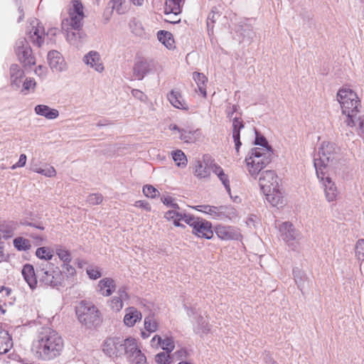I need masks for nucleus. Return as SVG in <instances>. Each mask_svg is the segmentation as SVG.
Returning <instances> with one entry per match:
<instances>
[{
    "label": "nucleus",
    "mask_w": 364,
    "mask_h": 364,
    "mask_svg": "<svg viewBox=\"0 0 364 364\" xmlns=\"http://www.w3.org/2000/svg\"><path fill=\"white\" fill-rule=\"evenodd\" d=\"M66 31V40L72 46L77 48L81 46L86 37L85 33L80 28L74 30L70 29Z\"/></svg>",
    "instance_id": "obj_25"
},
{
    "label": "nucleus",
    "mask_w": 364,
    "mask_h": 364,
    "mask_svg": "<svg viewBox=\"0 0 364 364\" xmlns=\"http://www.w3.org/2000/svg\"><path fill=\"white\" fill-rule=\"evenodd\" d=\"M159 347L167 353L172 352L175 348V343L173 337L168 336L166 335L162 337V341L160 342Z\"/></svg>",
    "instance_id": "obj_48"
},
{
    "label": "nucleus",
    "mask_w": 364,
    "mask_h": 364,
    "mask_svg": "<svg viewBox=\"0 0 364 364\" xmlns=\"http://www.w3.org/2000/svg\"><path fill=\"white\" fill-rule=\"evenodd\" d=\"M200 136L198 130H186L182 129L180 135V139L186 143L195 142Z\"/></svg>",
    "instance_id": "obj_41"
},
{
    "label": "nucleus",
    "mask_w": 364,
    "mask_h": 364,
    "mask_svg": "<svg viewBox=\"0 0 364 364\" xmlns=\"http://www.w3.org/2000/svg\"><path fill=\"white\" fill-rule=\"evenodd\" d=\"M293 275L296 284L299 289L301 290L304 286V279L306 278L304 273L300 269L295 268L293 269Z\"/></svg>",
    "instance_id": "obj_50"
},
{
    "label": "nucleus",
    "mask_w": 364,
    "mask_h": 364,
    "mask_svg": "<svg viewBox=\"0 0 364 364\" xmlns=\"http://www.w3.org/2000/svg\"><path fill=\"white\" fill-rule=\"evenodd\" d=\"M255 173L259 174V186L263 193L271 192L272 189H275L276 187L279 186L280 180L275 171L268 170L263 172H261V171L258 172V171H254V168H252V176Z\"/></svg>",
    "instance_id": "obj_10"
},
{
    "label": "nucleus",
    "mask_w": 364,
    "mask_h": 364,
    "mask_svg": "<svg viewBox=\"0 0 364 364\" xmlns=\"http://www.w3.org/2000/svg\"><path fill=\"white\" fill-rule=\"evenodd\" d=\"M97 291L103 296H109L116 289L115 281L110 277H105L99 281Z\"/></svg>",
    "instance_id": "obj_22"
},
{
    "label": "nucleus",
    "mask_w": 364,
    "mask_h": 364,
    "mask_svg": "<svg viewBox=\"0 0 364 364\" xmlns=\"http://www.w3.org/2000/svg\"><path fill=\"white\" fill-rule=\"evenodd\" d=\"M103 197L101 194L92 193L87 197V201L90 205H95L101 203Z\"/></svg>",
    "instance_id": "obj_56"
},
{
    "label": "nucleus",
    "mask_w": 364,
    "mask_h": 364,
    "mask_svg": "<svg viewBox=\"0 0 364 364\" xmlns=\"http://www.w3.org/2000/svg\"><path fill=\"white\" fill-rule=\"evenodd\" d=\"M134 206L136 208H140L144 209L145 210L150 212L151 210V207L149 203L144 200H137L134 203Z\"/></svg>",
    "instance_id": "obj_61"
},
{
    "label": "nucleus",
    "mask_w": 364,
    "mask_h": 364,
    "mask_svg": "<svg viewBox=\"0 0 364 364\" xmlns=\"http://www.w3.org/2000/svg\"><path fill=\"white\" fill-rule=\"evenodd\" d=\"M144 194L149 198H154L159 193V191L151 185H146L143 187Z\"/></svg>",
    "instance_id": "obj_55"
},
{
    "label": "nucleus",
    "mask_w": 364,
    "mask_h": 364,
    "mask_svg": "<svg viewBox=\"0 0 364 364\" xmlns=\"http://www.w3.org/2000/svg\"><path fill=\"white\" fill-rule=\"evenodd\" d=\"M216 16H219V14L218 13L215 12L214 11H212L208 14V18H207V26H208V28H210V24H213L215 23Z\"/></svg>",
    "instance_id": "obj_63"
},
{
    "label": "nucleus",
    "mask_w": 364,
    "mask_h": 364,
    "mask_svg": "<svg viewBox=\"0 0 364 364\" xmlns=\"http://www.w3.org/2000/svg\"><path fill=\"white\" fill-rule=\"evenodd\" d=\"M24 77V72L18 65H11L10 67L11 84L15 89L21 87Z\"/></svg>",
    "instance_id": "obj_29"
},
{
    "label": "nucleus",
    "mask_w": 364,
    "mask_h": 364,
    "mask_svg": "<svg viewBox=\"0 0 364 364\" xmlns=\"http://www.w3.org/2000/svg\"><path fill=\"white\" fill-rule=\"evenodd\" d=\"M358 121L359 134L364 137V116L358 117Z\"/></svg>",
    "instance_id": "obj_64"
},
{
    "label": "nucleus",
    "mask_w": 364,
    "mask_h": 364,
    "mask_svg": "<svg viewBox=\"0 0 364 364\" xmlns=\"http://www.w3.org/2000/svg\"><path fill=\"white\" fill-rule=\"evenodd\" d=\"M56 28H50L46 34L45 29L39 21L36 18L31 20L27 29L26 35L29 41L37 47H41L44 42L46 36H55Z\"/></svg>",
    "instance_id": "obj_8"
},
{
    "label": "nucleus",
    "mask_w": 364,
    "mask_h": 364,
    "mask_svg": "<svg viewBox=\"0 0 364 364\" xmlns=\"http://www.w3.org/2000/svg\"><path fill=\"white\" fill-rule=\"evenodd\" d=\"M192 208L197 211L208 215L211 219L225 222L233 220L238 215L236 209L231 205L214 206L200 205Z\"/></svg>",
    "instance_id": "obj_7"
},
{
    "label": "nucleus",
    "mask_w": 364,
    "mask_h": 364,
    "mask_svg": "<svg viewBox=\"0 0 364 364\" xmlns=\"http://www.w3.org/2000/svg\"><path fill=\"white\" fill-rule=\"evenodd\" d=\"M212 172L218 177L221 182L227 193L231 196V188L229 176L225 172L224 169L217 163L212 167Z\"/></svg>",
    "instance_id": "obj_26"
},
{
    "label": "nucleus",
    "mask_w": 364,
    "mask_h": 364,
    "mask_svg": "<svg viewBox=\"0 0 364 364\" xmlns=\"http://www.w3.org/2000/svg\"><path fill=\"white\" fill-rule=\"evenodd\" d=\"M44 168L40 167L37 164H32L31 170L35 173H40L46 177H54L56 176L55 168L50 165L45 164Z\"/></svg>",
    "instance_id": "obj_37"
},
{
    "label": "nucleus",
    "mask_w": 364,
    "mask_h": 364,
    "mask_svg": "<svg viewBox=\"0 0 364 364\" xmlns=\"http://www.w3.org/2000/svg\"><path fill=\"white\" fill-rule=\"evenodd\" d=\"M170 353L161 352L156 354L155 361L158 364H171L172 359L169 355Z\"/></svg>",
    "instance_id": "obj_51"
},
{
    "label": "nucleus",
    "mask_w": 364,
    "mask_h": 364,
    "mask_svg": "<svg viewBox=\"0 0 364 364\" xmlns=\"http://www.w3.org/2000/svg\"><path fill=\"white\" fill-rule=\"evenodd\" d=\"M279 231L281 239L289 246H292V248L294 249L296 244L301 237L299 232L289 222L282 223L279 227Z\"/></svg>",
    "instance_id": "obj_12"
},
{
    "label": "nucleus",
    "mask_w": 364,
    "mask_h": 364,
    "mask_svg": "<svg viewBox=\"0 0 364 364\" xmlns=\"http://www.w3.org/2000/svg\"><path fill=\"white\" fill-rule=\"evenodd\" d=\"M142 318L141 313L135 307L131 306L125 309V315L124 316V323L127 327H133L138 321Z\"/></svg>",
    "instance_id": "obj_23"
},
{
    "label": "nucleus",
    "mask_w": 364,
    "mask_h": 364,
    "mask_svg": "<svg viewBox=\"0 0 364 364\" xmlns=\"http://www.w3.org/2000/svg\"><path fill=\"white\" fill-rule=\"evenodd\" d=\"M162 341V336L155 335L151 340V346L154 348H158L160 346V342Z\"/></svg>",
    "instance_id": "obj_62"
},
{
    "label": "nucleus",
    "mask_w": 364,
    "mask_h": 364,
    "mask_svg": "<svg viewBox=\"0 0 364 364\" xmlns=\"http://www.w3.org/2000/svg\"><path fill=\"white\" fill-rule=\"evenodd\" d=\"M70 263L63 264V268L68 277H73L76 274V270Z\"/></svg>",
    "instance_id": "obj_59"
},
{
    "label": "nucleus",
    "mask_w": 364,
    "mask_h": 364,
    "mask_svg": "<svg viewBox=\"0 0 364 364\" xmlns=\"http://www.w3.org/2000/svg\"><path fill=\"white\" fill-rule=\"evenodd\" d=\"M338 160L336 146L331 142H323L318 149L317 156L314 159V164L317 176L333 167Z\"/></svg>",
    "instance_id": "obj_4"
},
{
    "label": "nucleus",
    "mask_w": 364,
    "mask_h": 364,
    "mask_svg": "<svg viewBox=\"0 0 364 364\" xmlns=\"http://www.w3.org/2000/svg\"><path fill=\"white\" fill-rule=\"evenodd\" d=\"M193 329L197 334L200 335L210 333V326L209 325L208 317L203 316H197Z\"/></svg>",
    "instance_id": "obj_32"
},
{
    "label": "nucleus",
    "mask_w": 364,
    "mask_h": 364,
    "mask_svg": "<svg viewBox=\"0 0 364 364\" xmlns=\"http://www.w3.org/2000/svg\"><path fill=\"white\" fill-rule=\"evenodd\" d=\"M158 40L169 50L175 48V41L172 34L166 31H159L157 33Z\"/></svg>",
    "instance_id": "obj_39"
},
{
    "label": "nucleus",
    "mask_w": 364,
    "mask_h": 364,
    "mask_svg": "<svg viewBox=\"0 0 364 364\" xmlns=\"http://www.w3.org/2000/svg\"><path fill=\"white\" fill-rule=\"evenodd\" d=\"M109 5L119 14L126 13L128 9L127 0H110Z\"/></svg>",
    "instance_id": "obj_43"
},
{
    "label": "nucleus",
    "mask_w": 364,
    "mask_h": 364,
    "mask_svg": "<svg viewBox=\"0 0 364 364\" xmlns=\"http://www.w3.org/2000/svg\"><path fill=\"white\" fill-rule=\"evenodd\" d=\"M86 272L91 279H97L102 277L101 269L98 267H89L86 269Z\"/></svg>",
    "instance_id": "obj_53"
},
{
    "label": "nucleus",
    "mask_w": 364,
    "mask_h": 364,
    "mask_svg": "<svg viewBox=\"0 0 364 364\" xmlns=\"http://www.w3.org/2000/svg\"><path fill=\"white\" fill-rule=\"evenodd\" d=\"M44 168L40 167L37 164H32L31 170L35 173H40L46 177H54L56 176L55 168L50 165L45 164Z\"/></svg>",
    "instance_id": "obj_36"
},
{
    "label": "nucleus",
    "mask_w": 364,
    "mask_h": 364,
    "mask_svg": "<svg viewBox=\"0 0 364 364\" xmlns=\"http://www.w3.org/2000/svg\"><path fill=\"white\" fill-rule=\"evenodd\" d=\"M14 246L19 251L28 250L31 247L30 241L21 237L14 240Z\"/></svg>",
    "instance_id": "obj_49"
},
{
    "label": "nucleus",
    "mask_w": 364,
    "mask_h": 364,
    "mask_svg": "<svg viewBox=\"0 0 364 364\" xmlns=\"http://www.w3.org/2000/svg\"><path fill=\"white\" fill-rule=\"evenodd\" d=\"M336 98L342 113L346 115V125L350 127L355 126V119L360 108V101L357 93L350 88H341L338 91Z\"/></svg>",
    "instance_id": "obj_2"
},
{
    "label": "nucleus",
    "mask_w": 364,
    "mask_h": 364,
    "mask_svg": "<svg viewBox=\"0 0 364 364\" xmlns=\"http://www.w3.org/2000/svg\"><path fill=\"white\" fill-rule=\"evenodd\" d=\"M13 346V341L8 331L0 328V354L6 353Z\"/></svg>",
    "instance_id": "obj_34"
},
{
    "label": "nucleus",
    "mask_w": 364,
    "mask_h": 364,
    "mask_svg": "<svg viewBox=\"0 0 364 364\" xmlns=\"http://www.w3.org/2000/svg\"><path fill=\"white\" fill-rule=\"evenodd\" d=\"M322 182L325 196L328 202H332L336 200L338 191L335 183L327 175V171H324L320 176H317Z\"/></svg>",
    "instance_id": "obj_16"
},
{
    "label": "nucleus",
    "mask_w": 364,
    "mask_h": 364,
    "mask_svg": "<svg viewBox=\"0 0 364 364\" xmlns=\"http://www.w3.org/2000/svg\"><path fill=\"white\" fill-rule=\"evenodd\" d=\"M83 62L98 73L105 70L100 55L97 51H90L83 57Z\"/></svg>",
    "instance_id": "obj_20"
},
{
    "label": "nucleus",
    "mask_w": 364,
    "mask_h": 364,
    "mask_svg": "<svg viewBox=\"0 0 364 364\" xmlns=\"http://www.w3.org/2000/svg\"><path fill=\"white\" fill-rule=\"evenodd\" d=\"M22 87L23 88L21 92H24V94H27L31 90H34L36 87V82L31 78H26L23 81Z\"/></svg>",
    "instance_id": "obj_54"
},
{
    "label": "nucleus",
    "mask_w": 364,
    "mask_h": 364,
    "mask_svg": "<svg viewBox=\"0 0 364 364\" xmlns=\"http://www.w3.org/2000/svg\"><path fill=\"white\" fill-rule=\"evenodd\" d=\"M243 124L242 120H240L237 117H235L232 121V137L235 144V149L236 151H239L240 146H241V142L240 140V130L243 128Z\"/></svg>",
    "instance_id": "obj_38"
},
{
    "label": "nucleus",
    "mask_w": 364,
    "mask_h": 364,
    "mask_svg": "<svg viewBox=\"0 0 364 364\" xmlns=\"http://www.w3.org/2000/svg\"><path fill=\"white\" fill-rule=\"evenodd\" d=\"M64 349L61 336L50 328H43L32 343L31 351L38 359L49 361L59 357Z\"/></svg>",
    "instance_id": "obj_1"
},
{
    "label": "nucleus",
    "mask_w": 364,
    "mask_h": 364,
    "mask_svg": "<svg viewBox=\"0 0 364 364\" xmlns=\"http://www.w3.org/2000/svg\"><path fill=\"white\" fill-rule=\"evenodd\" d=\"M54 250L58 258L63 262V264L71 262V254L65 247L62 245H55Z\"/></svg>",
    "instance_id": "obj_42"
},
{
    "label": "nucleus",
    "mask_w": 364,
    "mask_h": 364,
    "mask_svg": "<svg viewBox=\"0 0 364 364\" xmlns=\"http://www.w3.org/2000/svg\"><path fill=\"white\" fill-rule=\"evenodd\" d=\"M193 232L199 237L211 239L213 236L212 225L209 221L200 218L196 225H194Z\"/></svg>",
    "instance_id": "obj_19"
},
{
    "label": "nucleus",
    "mask_w": 364,
    "mask_h": 364,
    "mask_svg": "<svg viewBox=\"0 0 364 364\" xmlns=\"http://www.w3.org/2000/svg\"><path fill=\"white\" fill-rule=\"evenodd\" d=\"M84 18L83 6L79 1H73V6L69 10V17L62 22V29L68 31L70 29L77 30L82 26Z\"/></svg>",
    "instance_id": "obj_9"
},
{
    "label": "nucleus",
    "mask_w": 364,
    "mask_h": 364,
    "mask_svg": "<svg viewBox=\"0 0 364 364\" xmlns=\"http://www.w3.org/2000/svg\"><path fill=\"white\" fill-rule=\"evenodd\" d=\"M193 78L198 85L199 92L205 97L207 77L203 73L195 72L193 73Z\"/></svg>",
    "instance_id": "obj_40"
},
{
    "label": "nucleus",
    "mask_w": 364,
    "mask_h": 364,
    "mask_svg": "<svg viewBox=\"0 0 364 364\" xmlns=\"http://www.w3.org/2000/svg\"><path fill=\"white\" fill-rule=\"evenodd\" d=\"M132 95H133V97L139 100L141 102H145L147 98L146 95L143 92L136 89H133L132 90Z\"/></svg>",
    "instance_id": "obj_60"
},
{
    "label": "nucleus",
    "mask_w": 364,
    "mask_h": 364,
    "mask_svg": "<svg viewBox=\"0 0 364 364\" xmlns=\"http://www.w3.org/2000/svg\"><path fill=\"white\" fill-rule=\"evenodd\" d=\"M355 253L356 258L360 261H364V239H360L357 241Z\"/></svg>",
    "instance_id": "obj_52"
},
{
    "label": "nucleus",
    "mask_w": 364,
    "mask_h": 364,
    "mask_svg": "<svg viewBox=\"0 0 364 364\" xmlns=\"http://www.w3.org/2000/svg\"><path fill=\"white\" fill-rule=\"evenodd\" d=\"M80 323L87 328L97 326L100 322V312L91 302L81 301L75 309Z\"/></svg>",
    "instance_id": "obj_6"
},
{
    "label": "nucleus",
    "mask_w": 364,
    "mask_h": 364,
    "mask_svg": "<svg viewBox=\"0 0 364 364\" xmlns=\"http://www.w3.org/2000/svg\"><path fill=\"white\" fill-rule=\"evenodd\" d=\"M134 338H122L120 337H109L105 340L102 349L103 353L112 358L127 356L128 351L133 349Z\"/></svg>",
    "instance_id": "obj_5"
},
{
    "label": "nucleus",
    "mask_w": 364,
    "mask_h": 364,
    "mask_svg": "<svg viewBox=\"0 0 364 364\" xmlns=\"http://www.w3.org/2000/svg\"><path fill=\"white\" fill-rule=\"evenodd\" d=\"M183 0H166L164 6V14L166 16L173 14L176 17L181 12V7Z\"/></svg>",
    "instance_id": "obj_31"
},
{
    "label": "nucleus",
    "mask_w": 364,
    "mask_h": 364,
    "mask_svg": "<svg viewBox=\"0 0 364 364\" xmlns=\"http://www.w3.org/2000/svg\"><path fill=\"white\" fill-rule=\"evenodd\" d=\"M161 200L166 205L171 207L174 209H178V204L175 202L174 199L171 196H164L161 198Z\"/></svg>",
    "instance_id": "obj_58"
},
{
    "label": "nucleus",
    "mask_w": 364,
    "mask_h": 364,
    "mask_svg": "<svg viewBox=\"0 0 364 364\" xmlns=\"http://www.w3.org/2000/svg\"><path fill=\"white\" fill-rule=\"evenodd\" d=\"M154 68L153 62L146 59L140 58L138 59L133 68V73L135 77L141 80L147 74L150 73Z\"/></svg>",
    "instance_id": "obj_18"
},
{
    "label": "nucleus",
    "mask_w": 364,
    "mask_h": 364,
    "mask_svg": "<svg viewBox=\"0 0 364 364\" xmlns=\"http://www.w3.org/2000/svg\"><path fill=\"white\" fill-rule=\"evenodd\" d=\"M129 299L128 289L126 286L119 287L117 295L112 296L108 301L109 308L114 312H119L124 306V301Z\"/></svg>",
    "instance_id": "obj_15"
},
{
    "label": "nucleus",
    "mask_w": 364,
    "mask_h": 364,
    "mask_svg": "<svg viewBox=\"0 0 364 364\" xmlns=\"http://www.w3.org/2000/svg\"><path fill=\"white\" fill-rule=\"evenodd\" d=\"M172 158L177 166L181 168H184L186 166L188 160L185 154L181 150H176L173 151Z\"/></svg>",
    "instance_id": "obj_44"
},
{
    "label": "nucleus",
    "mask_w": 364,
    "mask_h": 364,
    "mask_svg": "<svg viewBox=\"0 0 364 364\" xmlns=\"http://www.w3.org/2000/svg\"><path fill=\"white\" fill-rule=\"evenodd\" d=\"M215 161L210 156H204L202 160L195 161L193 174L199 179L208 178L210 176L212 167L215 166Z\"/></svg>",
    "instance_id": "obj_14"
},
{
    "label": "nucleus",
    "mask_w": 364,
    "mask_h": 364,
    "mask_svg": "<svg viewBox=\"0 0 364 364\" xmlns=\"http://www.w3.org/2000/svg\"><path fill=\"white\" fill-rule=\"evenodd\" d=\"M36 255L41 259L49 261L53 257V250L48 247H38L36 251Z\"/></svg>",
    "instance_id": "obj_45"
},
{
    "label": "nucleus",
    "mask_w": 364,
    "mask_h": 364,
    "mask_svg": "<svg viewBox=\"0 0 364 364\" xmlns=\"http://www.w3.org/2000/svg\"><path fill=\"white\" fill-rule=\"evenodd\" d=\"M144 326L145 331H141V336L146 339L150 336V334L156 332L159 329V323L153 316H149L144 318Z\"/></svg>",
    "instance_id": "obj_28"
},
{
    "label": "nucleus",
    "mask_w": 364,
    "mask_h": 364,
    "mask_svg": "<svg viewBox=\"0 0 364 364\" xmlns=\"http://www.w3.org/2000/svg\"><path fill=\"white\" fill-rule=\"evenodd\" d=\"M34 112L37 115L44 117L49 120L55 119L59 117V111L51 108L46 105H38L34 108Z\"/></svg>",
    "instance_id": "obj_27"
},
{
    "label": "nucleus",
    "mask_w": 364,
    "mask_h": 364,
    "mask_svg": "<svg viewBox=\"0 0 364 364\" xmlns=\"http://www.w3.org/2000/svg\"><path fill=\"white\" fill-rule=\"evenodd\" d=\"M170 103L176 108L181 109H187L188 106L183 99L181 95L178 91H171L167 96Z\"/></svg>",
    "instance_id": "obj_35"
},
{
    "label": "nucleus",
    "mask_w": 364,
    "mask_h": 364,
    "mask_svg": "<svg viewBox=\"0 0 364 364\" xmlns=\"http://www.w3.org/2000/svg\"><path fill=\"white\" fill-rule=\"evenodd\" d=\"M215 233L222 240H236L239 237L237 230L232 226L218 225L215 228Z\"/></svg>",
    "instance_id": "obj_24"
},
{
    "label": "nucleus",
    "mask_w": 364,
    "mask_h": 364,
    "mask_svg": "<svg viewBox=\"0 0 364 364\" xmlns=\"http://www.w3.org/2000/svg\"><path fill=\"white\" fill-rule=\"evenodd\" d=\"M164 217L168 220H173L175 226H177V227L181 226L179 221L181 220V218H183L182 213L178 212L177 209L173 208V210H168L165 213Z\"/></svg>",
    "instance_id": "obj_46"
},
{
    "label": "nucleus",
    "mask_w": 364,
    "mask_h": 364,
    "mask_svg": "<svg viewBox=\"0 0 364 364\" xmlns=\"http://www.w3.org/2000/svg\"><path fill=\"white\" fill-rule=\"evenodd\" d=\"M255 134L254 144L257 146L252 149V168L254 171L259 172L270 162L273 151L263 134L257 129H255Z\"/></svg>",
    "instance_id": "obj_3"
},
{
    "label": "nucleus",
    "mask_w": 364,
    "mask_h": 364,
    "mask_svg": "<svg viewBox=\"0 0 364 364\" xmlns=\"http://www.w3.org/2000/svg\"><path fill=\"white\" fill-rule=\"evenodd\" d=\"M48 61L53 72L62 73L68 68L64 58L57 50H51L48 53Z\"/></svg>",
    "instance_id": "obj_17"
},
{
    "label": "nucleus",
    "mask_w": 364,
    "mask_h": 364,
    "mask_svg": "<svg viewBox=\"0 0 364 364\" xmlns=\"http://www.w3.org/2000/svg\"><path fill=\"white\" fill-rule=\"evenodd\" d=\"M267 200L274 207H281L284 204L283 194L279 188V186L275 189H272L271 192L264 193Z\"/></svg>",
    "instance_id": "obj_30"
},
{
    "label": "nucleus",
    "mask_w": 364,
    "mask_h": 364,
    "mask_svg": "<svg viewBox=\"0 0 364 364\" xmlns=\"http://www.w3.org/2000/svg\"><path fill=\"white\" fill-rule=\"evenodd\" d=\"M181 220H183L186 223L189 225L193 228H194V225H196L197 222L200 219V218H195L193 215H187L185 213H182Z\"/></svg>",
    "instance_id": "obj_57"
},
{
    "label": "nucleus",
    "mask_w": 364,
    "mask_h": 364,
    "mask_svg": "<svg viewBox=\"0 0 364 364\" xmlns=\"http://www.w3.org/2000/svg\"><path fill=\"white\" fill-rule=\"evenodd\" d=\"M126 357L132 364H148L146 357L141 352L135 338L133 341V349L128 351Z\"/></svg>",
    "instance_id": "obj_21"
},
{
    "label": "nucleus",
    "mask_w": 364,
    "mask_h": 364,
    "mask_svg": "<svg viewBox=\"0 0 364 364\" xmlns=\"http://www.w3.org/2000/svg\"><path fill=\"white\" fill-rule=\"evenodd\" d=\"M22 275L31 289H34L37 285L34 269L31 264H26L22 269Z\"/></svg>",
    "instance_id": "obj_33"
},
{
    "label": "nucleus",
    "mask_w": 364,
    "mask_h": 364,
    "mask_svg": "<svg viewBox=\"0 0 364 364\" xmlns=\"http://www.w3.org/2000/svg\"><path fill=\"white\" fill-rule=\"evenodd\" d=\"M131 32L136 36L142 37L145 34L144 29L141 22L132 19L129 22Z\"/></svg>",
    "instance_id": "obj_47"
},
{
    "label": "nucleus",
    "mask_w": 364,
    "mask_h": 364,
    "mask_svg": "<svg viewBox=\"0 0 364 364\" xmlns=\"http://www.w3.org/2000/svg\"><path fill=\"white\" fill-rule=\"evenodd\" d=\"M15 52L18 60L24 66L35 64V58L32 55L31 48L25 38H21L16 42Z\"/></svg>",
    "instance_id": "obj_13"
},
{
    "label": "nucleus",
    "mask_w": 364,
    "mask_h": 364,
    "mask_svg": "<svg viewBox=\"0 0 364 364\" xmlns=\"http://www.w3.org/2000/svg\"><path fill=\"white\" fill-rule=\"evenodd\" d=\"M49 264L48 269H42L39 272L40 282L45 286L58 287L62 285L63 276L61 271L58 268H51Z\"/></svg>",
    "instance_id": "obj_11"
}]
</instances>
